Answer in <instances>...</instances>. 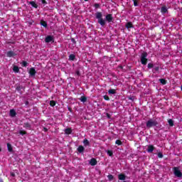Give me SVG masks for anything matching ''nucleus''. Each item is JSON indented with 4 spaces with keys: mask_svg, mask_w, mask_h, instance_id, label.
Returning <instances> with one entry per match:
<instances>
[{
    "mask_svg": "<svg viewBox=\"0 0 182 182\" xmlns=\"http://www.w3.org/2000/svg\"><path fill=\"white\" fill-rule=\"evenodd\" d=\"M95 18L98 19V23L101 25V26H105L106 25V20L103 19V14L102 12L98 11L95 13Z\"/></svg>",
    "mask_w": 182,
    "mask_h": 182,
    "instance_id": "obj_1",
    "label": "nucleus"
},
{
    "mask_svg": "<svg viewBox=\"0 0 182 182\" xmlns=\"http://www.w3.org/2000/svg\"><path fill=\"white\" fill-rule=\"evenodd\" d=\"M159 124V122L153 119H150L146 122V129H151V127H156Z\"/></svg>",
    "mask_w": 182,
    "mask_h": 182,
    "instance_id": "obj_2",
    "label": "nucleus"
},
{
    "mask_svg": "<svg viewBox=\"0 0 182 182\" xmlns=\"http://www.w3.org/2000/svg\"><path fill=\"white\" fill-rule=\"evenodd\" d=\"M147 55H148L147 52H144L141 53V65H147V61H148Z\"/></svg>",
    "mask_w": 182,
    "mask_h": 182,
    "instance_id": "obj_3",
    "label": "nucleus"
},
{
    "mask_svg": "<svg viewBox=\"0 0 182 182\" xmlns=\"http://www.w3.org/2000/svg\"><path fill=\"white\" fill-rule=\"evenodd\" d=\"M173 174L176 177H178V178H181L182 177V173L181 171H180V168L178 167H173Z\"/></svg>",
    "mask_w": 182,
    "mask_h": 182,
    "instance_id": "obj_4",
    "label": "nucleus"
},
{
    "mask_svg": "<svg viewBox=\"0 0 182 182\" xmlns=\"http://www.w3.org/2000/svg\"><path fill=\"white\" fill-rule=\"evenodd\" d=\"M105 19L108 23H110V22H113V14H107L105 16Z\"/></svg>",
    "mask_w": 182,
    "mask_h": 182,
    "instance_id": "obj_5",
    "label": "nucleus"
},
{
    "mask_svg": "<svg viewBox=\"0 0 182 182\" xmlns=\"http://www.w3.org/2000/svg\"><path fill=\"white\" fill-rule=\"evenodd\" d=\"M161 13L162 14V15L168 14V9L167 8V6H163L161 8Z\"/></svg>",
    "mask_w": 182,
    "mask_h": 182,
    "instance_id": "obj_6",
    "label": "nucleus"
},
{
    "mask_svg": "<svg viewBox=\"0 0 182 182\" xmlns=\"http://www.w3.org/2000/svg\"><path fill=\"white\" fill-rule=\"evenodd\" d=\"M53 36H47L45 38L46 43H50V42H53Z\"/></svg>",
    "mask_w": 182,
    "mask_h": 182,
    "instance_id": "obj_7",
    "label": "nucleus"
},
{
    "mask_svg": "<svg viewBox=\"0 0 182 182\" xmlns=\"http://www.w3.org/2000/svg\"><path fill=\"white\" fill-rule=\"evenodd\" d=\"M23 127H24V129H26L27 130H31L32 125L29 122H24L23 124Z\"/></svg>",
    "mask_w": 182,
    "mask_h": 182,
    "instance_id": "obj_8",
    "label": "nucleus"
},
{
    "mask_svg": "<svg viewBox=\"0 0 182 182\" xmlns=\"http://www.w3.org/2000/svg\"><path fill=\"white\" fill-rule=\"evenodd\" d=\"M16 54L12 50L8 51L6 53L7 58H14V56H16Z\"/></svg>",
    "mask_w": 182,
    "mask_h": 182,
    "instance_id": "obj_9",
    "label": "nucleus"
},
{
    "mask_svg": "<svg viewBox=\"0 0 182 182\" xmlns=\"http://www.w3.org/2000/svg\"><path fill=\"white\" fill-rule=\"evenodd\" d=\"M28 73L30 76H35V75H36V70H35V68H30Z\"/></svg>",
    "mask_w": 182,
    "mask_h": 182,
    "instance_id": "obj_10",
    "label": "nucleus"
},
{
    "mask_svg": "<svg viewBox=\"0 0 182 182\" xmlns=\"http://www.w3.org/2000/svg\"><path fill=\"white\" fill-rule=\"evenodd\" d=\"M148 153H153L154 151V145H149L146 149Z\"/></svg>",
    "mask_w": 182,
    "mask_h": 182,
    "instance_id": "obj_11",
    "label": "nucleus"
},
{
    "mask_svg": "<svg viewBox=\"0 0 182 182\" xmlns=\"http://www.w3.org/2000/svg\"><path fill=\"white\" fill-rule=\"evenodd\" d=\"M90 166H96V164H97V160H96L95 158L91 159L90 161Z\"/></svg>",
    "mask_w": 182,
    "mask_h": 182,
    "instance_id": "obj_12",
    "label": "nucleus"
},
{
    "mask_svg": "<svg viewBox=\"0 0 182 182\" xmlns=\"http://www.w3.org/2000/svg\"><path fill=\"white\" fill-rule=\"evenodd\" d=\"M118 179L121 181H124V180H126V175H124V173H120L119 175H118Z\"/></svg>",
    "mask_w": 182,
    "mask_h": 182,
    "instance_id": "obj_13",
    "label": "nucleus"
},
{
    "mask_svg": "<svg viewBox=\"0 0 182 182\" xmlns=\"http://www.w3.org/2000/svg\"><path fill=\"white\" fill-rule=\"evenodd\" d=\"M160 70V66L154 65V68L152 70L153 73H159Z\"/></svg>",
    "mask_w": 182,
    "mask_h": 182,
    "instance_id": "obj_14",
    "label": "nucleus"
},
{
    "mask_svg": "<svg viewBox=\"0 0 182 182\" xmlns=\"http://www.w3.org/2000/svg\"><path fill=\"white\" fill-rule=\"evenodd\" d=\"M29 5H31V6H33V8L38 9V5H37L36 2L33 1H29Z\"/></svg>",
    "mask_w": 182,
    "mask_h": 182,
    "instance_id": "obj_15",
    "label": "nucleus"
},
{
    "mask_svg": "<svg viewBox=\"0 0 182 182\" xmlns=\"http://www.w3.org/2000/svg\"><path fill=\"white\" fill-rule=\"evenodd\" d=\"M78 153H83L85 151V147L82 145L79 146L78 148L77 149Z\"/></svg>",
    "mask_w": 182,
    "mask_h": 182,
    "instance_id": "obj_16",
    "label": "nucleus"
},
{
    "mask_svg": "<svg viewBox=\"0 0 182 182\" xmlns=\"http://www.w3.org/2000/svg\"><path fill=\"white\" fill-rule=\"evenodd\" d=\"M7 149L8 151H9L10 153H12V151H14V148L12 147V145L9 143L7 144Z\"/></svg>",
    "mask_w": 182,
    "mask_h": 182,
    "instance_id": "obj_17",
    "label": "nucleus"
},
{
    "mask_svg": "<svg viewBox=\"0 0 182 182\" xmlns=\"http://www.w3.org/2000/svg\"><path fill=\"white\" fill-rule=\"evenodd\" d=\"M40 24L44 28H48V23L46 21L41 20Z\"/></svg>",
    "mask_w": 182,
    "mask_h": 182,
    "instance_id": "obj_18",
    "label": "nucleus"
},
{
    "mask_svg": "<svg viewBox=\"0 0 182 182\" xmlns=\"http://www.w3.org/2000/svg\"><path fill=\"white\" fill-rule=\"evenodd\" d=\"M13 71L14 72V73H19V67H18L17 65H14Z\"/></svg>",
    "mask_w": 182,
    "mask_h": 182,
    "instance_id": "obj_19",
    "label": "nucleus"
},
{
    "mask_svg": "<svg viewBox=\"0 0 182 182\" xmlns=\"http://www.w3.org/2000/svg\"><path fill=\"white\" fill-rule=\"evenodd\" d=\"M80 100L82 102V103H86V102H87V97H86V96H81Z\"/></svg>",
    "mask_w": 182,
    "mask_h": 182,
    "instance_id": "obj_20",
    "label": "nucleus"
},
{
    "mask_svg": "<svg viewBox=\"0 0 182 182\" xmlns=\"http://www.w3.org/2000/svg\"><path fill=\"white\" fill-rule=\"evenodd\" d=\"M10 116L11 117H15V116H16V111H15V109H11Z\"/></svg>",
    "mask_w": 182,
    "mask_h": 182,
    "instance_id": "obj_21",
    "label": "nucleus"
},
{
    "mask_svg": "<svg viewBox=\"0 0 182 182\" xmlns=\"http://www.w3.org/2000/svg\"><path fill=\"white\" fill-rule=\"evenodd\" d=\"M126 28H127V29H130V28H133V23H132V22H128V23H126Z\"/></svg>",
    "mask_w": 182,
    "mask_h": 182,
    "instance_id": "obj_22",
    "label": "nucleus"
},
{
    "mask_svg": "<svg viewBox=\"0 0 182 182\" xmlns=\"http://www.w3.org/2000/svg\"><path fill=\"white\" fill-rule=\"evenodd\" d=\"M159 82L161 83V85H167V80H166L164 78L159 79Z\"/></svg>",
    "mask_w": 182,
    "mask_h": 182,
    "instance_id": "obj_23",
    "label": "nucleus"
},
{
    "mask_svg": "<svg viewBox=\"0 0 182 182\" xmlns=\"http://www.w3.org/2000/svg\"><path fill=\"white\" fill-rule=\"evenodd\" d=\"M22 89H25L22 85H18L16 87V90H17V92H19V93H21V90H22Z\"/></svg>",
    "mask_w": 182,
    "mask_h": 182,
    "instance_id": "obj_24",
    "label": "nucleus"
},
{
    "mask_svg": "<svg viewBox=\"0 0 182 182\" xmlns=\"http://www.w3.org/2000/svg\"><path fill=\"white\" fill-rule=\"evenodd\" d=\"M109 95H116V90L115 89H110L108 90Z\"/></svg>",
    "mask_w": 182,
    "mask_h": 182,
    "instance_id": "obj_25",
    "label": "nucleus"
},
{
    "mask_svg": "<svg viewBox=\"0 0 182 182\" xmlns=\"http://www.w3.org/2000/svg\"><path fill=\"white\" fill-rule=\"evenodd\" d=\"M65 134H72V129L67 128L65 131Z\"/></svg>",
    "mask_w": 182,
    "mask_h": 182,
    "instance_id": "obj_26",
    "label": "nucleus"
},
{
    "mask_svg": "<svg viewBox=\"0 0 182 182\" xmlns=\"http://www.w3.org/2000/svg\"><path fill=\"white\" fill-rule=\"evenodd\" d=\"M76 59V55L75 54H70L69 55V60H75Z\"/></svg>",
    "mask_w": 182,
    "mask_h": 182,
    "instance_id": "obj_27",
    "label": "nucleus"
},
{
    "mask_svg": "<svg viewBox=\"0 0 182 182\" xmlns=\"http://www.w3.org/2000/svg\"><path fill=\"white\" fill-rule=\"evenodd\" d=\"M50 106L51 107H55V106H56V101L55 100L50 101Z\"/></svg>",
    "mask_w": 182,
    "mask_h": 182,
    "instance_id": "obj_28",
    "label": "nucleus"
},
{
    "mask_svg": "<svg viewBox=\"0 0 182 182\" xmlns=\"http://www.w3.org/2000/svg\"><path fill=\"white\" fill-rule=\"evenodd\" d=\"M168 123L171 127H173V126H174V121H173L171 119H169L168 120Z\"/></svg>",
    "mask_w": 182,
    "mask_h": 182,
    "instance_id": "obj_29",
    "label": "nucleus"
},
{
    "mask_svg": "<svg viewBox=\"0 0 182 182\" xmlns=\"http://www.w3.org/2000/svg\"><path fill=\"white\" fill-rule=\"evenodd\" d=\"M19 134H21V136H25V134H28V132L25 130H20Z\"/></svg>",
    "mask_w": 182,
    "mask_h": 182,
    "instance_id": "obj_30",
    "label": "nucleus"
},
{
    "mask_svg": "<svg viewBox=\"0 0 182 182\" xmlns=\"http://www.w3.org/2000/svg\"><path fill=\"white\" fill-rule=\"evenodd\" d=\"M83 144H85V146H89L90 144V143L89 142V140H87V139H84Z\"/></svg>",
    "mask_w": 182,
    "mask_h": 182,
    "instance_id": "obj_31",
    "label": "nucleus"
},
{
    "mask_svg": "<svg viewBox=\"0 0 182 182\" xmlns=\"http://www.w3.org/2000/svg\"><path fill=\"white\" fill-rule=\"evenodd\" d=\"M115 144H117V146H122V144H123V142H122L120 139H117L115 141Z\"/></svg>",
    "mask_w": 182,
    "mask_h": 182,
    "instance_id": "obj_32",
    "label": "nucleus"
},
{
    "mask_svg": "<svg viewBox=\"0 0 182 182\" xmlns=\"http://www.w3.org/2000/svg\"><path fill=\"white\" fill-rule=\"evenodd\" d=\"M107 178L109 181H112L114 180V176H113V175L109 174L107 176Z\"/></svg>",
    "mask_w": 182,
    "mask_h": 182,
    "instance_id": "obj_33",
    "label": "nucleus"
},
{
    "mask_svg": "<svg viewBox=\"0 0 182 182\" xmlns=\"http://www.w3.org/2000/svg\"><path fill=\"white\" fill-rule=\"evenodd\" d=\"M148 69H153L154 68V64L153 63H149L147 65Z\"/></svg>",
    "mask_w": 182,
    "mask_h": 182,
    "instance_id": "obj_34",
    "label": "nucleus"
},
{
    "mask_svg": "<svg viewBox=\"0 0 182 182\" xmlns=\"http://www.w3.org/2000/svg\"><path fill=\"white\" fill-rule=\"evenodd\" d=\"M107 154H108V156H109V157H112V156H113V151L108 150L107 151Z\"/></svg>",
    "mask_w": 182,
    "mask_h": 182,
    "instance_id": "obj_35",
    "label": "nucleus"
},
{
    "mask_svg": "<svg viewBox=\"0 0 182 182\" xmlns=\"http://www.w3.org/2000/svg\"><path fill=\"white\" fill-rule=\"evenodd\" d=\"M134 2V6H139V0H132Z\"/></svg>",
    "mask_w": 182,
    "mask_h": 182,
    "instance_id": "obj_36",
    "label": "nucleus"
},
{
    "mask_svg": "<svg viewBox=\"0 0 182 182\" xmlns=\"http://www.w3.org/2000/svg\"><path fill=\"white\" fill-rule=\"evenodd\" d=\"M21 65H22V66H23V68H26V66H28V62L23 60V61L21 63Z\"/></svg>",
    "mask_w": 182,
    "mask_h": 182,
    "instance_id": "obj_37",
    "label": "nucleus"
},
{
    "mask_svg": "<svg viewBox=\"0 0 182 182\" xmlns=\"http://www.w3.org/2000/svg\"><path fill=\"white\" fill-rule=\"evenodd\" d=\"M157 156H158L159 159H163V157H164L163 153H161V152H159L157 154Z\"/></svg>",
    "mask_w": 182,
    "mask_h": 182,
    "instance_id": "obj_38",
    "label": "nucleus"
},
{
    "mask_svg": "<svg viewBox=\"0 0 182 182\" xmlns=\"http://www.w3.org/2000/svg\"><path fill=\"white\" fill-rule=\"evenodd\" d=\"M94 6H95V9H99V8H100V4L96 3L94 4Z\"/></svg>",
    "mask_w": 182,
    "mask_h": 182,
    "instance_id": "obj_39",
    "label": "nucleus"
},
{
    "mask_svg": "<svg viewBox=\"0 0 182 182\" xmlns=\"http://www.w3.org/2000/svg\"><path fill=\"white\" fill-rule=\"evenodd\" d=\"M103 97H104V100H107V101L110 100V98H109V96H107V95H104Z\"/></svg>",
    "mask_w": 182,
    "mask_h": 182,
    "instance_id": "obj_40",
    "label": "nucleus"
},
{
    "mask_svg": "<svg viewBox=\"0 0 182 182\" xmlns=\"http://www.w3.org/2000/svg\"><path fill=\"white\" fill-rule=\"evenodd\" d=\"M41 4H43V5H48V1H46V0H41Z\"/></svg>",
    "mask_w": 182,
    "mask_h": 182,
    "instance_id": "obj_41",
    "label": "nucleus"
},
{
    "mask_svg": "<svg viewBox=\"0 0 182 182\" xmlns=\"http://www.w3.org/2000/svg\"><path fill=\"white\" fill-rule=\"evenodd\" d=\"M71 42H72L74 45H76V40H75V38H71Z\"/></svg>",
    "mask_w": 182,
    "mask_h": 182,
    "instance_id": "obj_42",
    "label": "nucleus"
},
{
    "mask_svg": "<svg viewBox=\"0 0 182 182\" xmlns=\"http://www.w3.org/2000/svg\"><path fill=\"white\" fill-rule=\"evenodd\" d=\"M128 99L129 100H132V102L134 101V97H129Z\"/></svg>",
    "mask_w": 182,
    "mask_h": 182,
    "instance_id": "obj_43",
    "label": "nucleus"
},
{
    "mask_svg": "<svg viewBox=\"0 0 182 182\" xmlns=\"http://www.w3.org/2000/svg\"><path fill=\"white\" fill-rule=\"evenodd\" d=\"M68 110H69V112H70V113H73V110L72 109V107H68Z\"/></svg>",
    "mask_w": 182,
    "mask_h": 182,
    "instance_id": "obj_44",
    "label": "nucleus"
},
{
    "mask_svg": "<svg viewBox=\"0 0 182 182\" xmlns=\"http://www.w3.org/2000/svg\"><path fill=\"white\" fill-rule=\"evenodd\" d=\"M106 116H107V117L108 119H111V117H112V115H110V114H109V113H107V114H106Z\"/></svg>",
    "mask_w": 182,
    "mask_h": 182,
    "instance_id": "obj_45",
    "label": "nucleus"
},
{
    "mask_svg": "<svg viewBox=\"0 0 182 182\" xmlns=\"http://www.w3.org/2000/svg\"><path fill=\"white\" fill-rule=\"evenodd\" d=\"M77 76H80V71L77 70L76 71Z\"/></svg>",
    "mask_w": 182,
    "mask_h": 182,
    "instance_id": "obj_46",
    "label": "nucleus"
},
{
    "mask_svg": "<svg viewBox=\"0 0 182 182\" xmlns=\"http://www.w3.org/2000/svg\"><path fill=\"white\" fill-rule=\"evenodd\" d=\"M25 105H26V106H28V105H29V101H26Z\"/></svg>",
    "mask_w": 182,
    "mask_h": 182,
    "instance_id": "obj_47",
    "label": "nucleus"
},
{
    "mask_svg": "<svg viewBox=\"0 0 182 182\" xmlns=\"http://www.w3.org/2000/svg\"><path fill=\"white\" fill-rule=\"evenodd\" d=\"M43 132H48V128L43 127Z\"/></svg>",
    "mask_w": 182,
    "mask_h": 182,
    "instance_id": "obj_48",
    "label": "nucleus"
},
{
    "mask_svg": "<svg viewBox=\"0 0 182 182\" xmlns=\"http://www.w3.org/2000/svg\"><path fill=\"white\" fill-rule=\"evenodd\" d=\"M11 176H12V177H15V173H12Z\"/></svg>",
    "mask_w": 182,
    "mask_h": 182,
    "instance_id": "obj_49",
    "label": "nucleus"
},
{
    "mask_svg": "<svg viewBox=\"0 0 182 182\" xmlns=\"http://www.w3.org/2000/svg\"><path fill=\"white\" fill-rule=\"evenodd\" d=\"M0 182H4V179H2L1 178H0Z\"/></svg>",
    "mask_w": 182,
    "mask_h": 182,
    "instance_id": "obj_50",
    "label": "nucleus"
},
{
    "mask_svg": "<svg viewBox=\"0 0 182 182\" xmlns=\"http://www.w3.org/2000/svg\"><path fill=\"white\" fill-rule=\"evenodd\" d=\"M120 69H123V66L120 65L119 66Z\"/></svg>",
    "mask_w": 182,
    "mask_h": 182,
    "instance_id": "obj_51",
    "label": "nucleus"
},
{
    "mask_svg": "<svg viewBox=\"0 0 182 182\" xmlns=\"http://www.w3.org/2000/svg\"><path fill=\"white\" fill-rule=\"evenodd\" d=\"M85 2H87V1H89V0H84Z\"/></svg>",
    "mask_w": 182,
    "mask_h": 182,
    "instance_id": "obj_52",
    "label": "nucleus"
},
{
    "mask_svg": "<svg viewBox=\"0 0 182 182\" xmlns=\"http://www.w3.org/2000/svg\"><path fill=\"white\" fill-rule=\"evenodd\" d=\"M181 90L182 91V85L181 86Z\"/></svg>",
    "mask_w": 182,
    "mask_h": 182,
    "instance_id": "obj_53",
    "label": "nucleus"
},
{
    "mask_svg": "<svg viewBox=\"0 0 182 182\" xmlns=\"http://www.w3.org/2000/svg\"><path fill=\"white\" fill-rule=\"evenodd\" d=\"M11 43L14 44V43H15V42H11Z\"/></svg>",
    "mask_w": 182,
    "mask_h": 182,
    "instance_id": "obj_54",
    "label": "nucleus"
},
{
    "mask_svg": "<svg viewBox=\"0 0 182 182\" xmlns=\"http://www.w3.org/2000/svg\"><path fill=\"white\" fill-rule=\"evenodd\" d=\"M0 151H2V149L0 148Z\"/></svg>",
    "mask_w": 182,
    "mask_h": 182,
    "instance_id": "obj_55",
    "label": "nucleus"
}]
</instances>
